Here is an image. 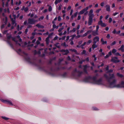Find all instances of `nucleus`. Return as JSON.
<instances>
[{
	"instance_id": "1",
	"label": "nucleus",
	"mask_w": 124,
	"mask_h": 124,
	"mask_svg": "<svg viewBox=\"0 0 124 124\" xmlns=\"http://www.w3.org/2000/svg\"><path fill=\"white\" fill-rule=\"evenodd\" d=\"M104 77L107 79L108 82L109 83V86L110 87H116L117 88L124 87V81H122L121 84H118L117 85H116L115 84L116 80L115 79H113L112 82H110V79L115 78L114 74H111L110 78H109L106 74H105L104 75Z\"/></svg>"
},
{
	"instance_id": "2",
	"label": "nucleus",
	"mask_w": 124,
	"mask_h": 124,
	"mask_svg": "<svg viewBox=\"0 0 124 124\" xmlns=\"http://www.w3.org/2000/svg\"><path fill=\"white\" fill-rule=\"evenodd\" d=\"M89 78L93 81L92 83L93 84L98 85H101L102 83L101 79H100L98 80H96V77H94L92 78L89 77Z\"/></svg>"
},
{
	"instance_id": "3",
	"label": "nucleus",
	"mask_w": 124,
	"mask_h": 124,
	"mask_svg": "<svg viewBox=\"0 0 124 124\" xmlns=\"http://www.w3.org/2000/svg\"><path fill=\"white\" fill-rule=\"evenodd\" d=\"M28 23L31 24H35V23L38 22L37 20L34 19L33 18H29L28 20Z\"/></svg>"
},
{
	"instance_id": "4",
	"label": "nucleus",
	"mask_w": 124,
	"mask_h": 124,
	"mask_svg": "<svg viewBox=\"0 0 124 124\" xmlns=\"http://www.w3.org/2000/svg\"><path fill=\"white\" fill-rule=\"evenodd\" d=\"M77 73L78 74V76H80L81 74L83 73V72L82 71H77L76 69H75V70H73L72 72V74L73 75H75L76 73Z\"/></svg>"
},
{
	"instance_id": "5",
	"label": "nucleus",
	"mask_w": 124,
	"mask_h": 124,
	"mask_svg": "<svg viewBox=\"0 0 124 124\" xmlns=\"http://www.w3.org/2000/svg\"><path fill=\"white\" fill-rule=\"evenodd\" d=\"M1 18L4 22V23H6L7 21V17L5 16L4 13H3L2 14V16H1Z\"/></svg>"
},
{
	"instance_id": "6",
	"label": "nucleus",
	"mask_w": 124,
	"mask_h": 124,
	"mask_svg": "<svg viewBox=\"0 0 124 124\" xmlns=\"http://www.w3.org/2000/svg\"><path fill=\"white\" fill-rule=\"evenodd\" d=\"M111 61L115 63L118 62H120V60L118 59L117 57H112Z\"/></svg>"
},
{
	"instance_id": "7",
	"label": "nucleus",
	"mask_w": 124,
	"mask_h": 124,
	"mask_svg": "<svg viewBox=\"0 0 124 124\" xmlns=\"http://www.w3.org/2000/svg\"><path fill=\"white\" fill-rule=\"evenodd\" d=\"M12 36L11 35H10L9 36H7V39L8 40L7 41L8 43L10 45V46L12 47L13 48V45L12 44H11L10 42L8 40L9 39H10L11 38Z\"/></svg>"
},
{
	"instance_id": "8",
	"label": "nucleus",
	"mask_w": 124,
	"mask_h": 124,
	"mask_svg": "<svg viewBox=\"0 0 124 124\" xmlns=\"http://www.w3.org/2000/svg\"><path fill=\"white\" fill-rule=\"evenodd\" d=\"M98 24L100 25L102 27H105L107 26V24L104 23H103L102 20H100L98 22Z\"/></svg>"
},
{
	"instance_id": "9",
	"label": "nucleus",
	"mask_w": 124,
	"mask_h": 124,
	"mask_svg": "<svg viewBox=\"0 0 124 124\" xmlns=\"http://www.w3.org/2000/svg\"><path fill=\"white\" fill-rule=\"evenodd\" d=\"M105 7L107 11L110 12V6L108 4H107L105 5Z\"/></svg>"
},
{
	"instance_id": "10",
	"label": "nucleus",
	"mask_w": 124,
	"mask_h": 124,
	"mask_svg": "<svg viewBox=\"0 0 124 124\" xmlns=\"http://www.w3.org/2000/svg\"><path fill=\"white\" fill-rule=\"evenodd\" d=\"M60 52H63V54L64 55H66L69 53V51L68 50L62 49L60 51Z\"/></svg>"
},
{
	"instance_id": "11",
	"label": "nucleus",
	"mask_w": 124,
	"mask_h": 124,
	"mask_svg": "<svg viewBox=\"0 0 124 124\" xmlns=\"http://www.w3.org/2000/svg\"><path fill=\"white\" fill-rule=\"evenodd\" d=\"M94 41L93 43H96L97 42L99 41V38L98 36H96L93 39Z\"/></svg>"
},
{
	"instance_id": "12",
	"label": "nucleus",
	"mask_w": 124,
	"mask_h": 124,
	"mask_svg": "<svg viewBox=\"0 0 124 124\" xmlns=\"http://www.w3.org/2000/svg\"><path fill=\"white\" fill-rule=\"evenodd\" d=\"M53 34V33H51V34L49 35H48V37L46 38V44H47V45H48L49 43V38Z\"/></svg>"
},
{
	"instance_id": "13",
	"label": "nucleus",
	"mask_w": 124,
	"mask_h": 124,
	"mask_svg": "<svg viewBox=\"0 0 124 124\" xmlns=\"http://www.w3.org/2000/svg\"><path fill=\"white\" fill-rule=\"evenodd\" d=\"M87 10L85 8L81 10L78 13L79 15L83 14L85 11Z\"/></svg>"
},
{
	"instance_id": "14",
	"label": "nucleus",
	"mask_w": 124,
	"mask_h": 124,
	"mask_svg": "<svg viewBox=\"0 0 124 124\" xmlns=\"http://www.w3.org/2000/svg\"><path fill=\"white\" fill-rule=\"evenodd\" d=\"M98 31H96L94 30L92 31V34L94 36H95L98 35Z\"/></svg>"
},
{
	"instance_id": "15",
	"label": "nucleus",
	"mask_w": 124,
	"mask_h": 124,
	"mask_svg": "<svg viewBox=\"0 0 124 124\" xmlns=\"http://www.w3.org/2000/svg\"><path fill=\"white\" fill-rule=\"evenodd\" d=\"M84 67V72L86 74H87L88 72L87 70V65H84L83 66Z\"/></svg>"
},
{
	"instance_id": "16",
	"label": "nucleus",
	"mask_w": 124,
	"mask_h": 124,
	"mask_svg": "<svg viewBox=\"0 0 124 124\" xmlns=\"http://www.w3.org/2000/svg\"><path fill=\"white\" fill-rule=\"evenodd\" d=\"M118 50H121L122 52H124V45H122L121 47Z\"/></svg>"
},
{
	"instance_id": "17",
	"label": "nucleus",
	"mask_w": 124,
	"mask_h": 124,
	"mask_svg": "<svg viewBox=\"0 0 124 124\" xmlns=\"http://www.w3.org/2000/svg\"><path fill=\"white\" fill-rule=\"evenodd\" d=\"M93 22V19H89L88 20V24L89 26L91 25Z\"/></svg>"
},
{
	"instance_id": "18",
	"label": "nucleus",
	"mask_w": 124,
	"mask_h": 124,
	"mask_svg": "<svg viewBox=\"0 0 124 124\" xmlns=\"http://www.w3.org/2000/svg\"><path fill=\"white\" fill-rule=\"evenodd\" d=\"M28 8L27 7L25 8L24 6H23L21 10H24V11L26 12L28 10Z\"/></svg>"
},
{
	"instance_id": "19",
	"label": "nucleus",
	"mask_w": 124,
	"mask_h": 124,
	"mask_svg": "<svg viewBox=\"0 0 124 124\" xmlns=\"http://www.w3.org/2000/svg\"><path fill=\"white\" fill-rule=\"evenodd\" d=\"M36 26L39 28H44V26H43L41 25L39 23L36 24Z\"/></svg>"
},
{
	"instance_id": "20",
	"label": "nucleus",
	"mask_w": 124,
	"mask_h": 124,
	"mask_svg": "<svg viewBox=\"0 0 124 124\" xmlns=\"http://www.w3.org/2000/svg\"><path fill=\"white\" fill-rule=\"evenodd\" d=\"M97 46H98L96 44V43H93V44L92 46V48L94 50L95 48H97Z\"/></svg>"
},
{
	"instance_id": "21",
	"label": "nucleus",
	"mask_w": 124,
	"mask_h": 124,
	"mask_svg": "<svg viewBox=\"0 0 124 124\" xmlns=\"http://www.w3.org/2000/svg\"><path fill=\"white\" fill-rule=\"evenodd\" d=\"M15 39H15V38H12V40L13 41H15V42H16V44H18L19 46H21V45L19 43H18L17 41H16L15 40Z\"/></svg>"
},
{
	"instance_id": "22",
	"label": "nucleus",
	"mask_w": 124,
	"mask_h": 124,
	"mask_svg": "<svg viewBox=\"0 0 124 124\" xmlns=\"http://www.w3.org/2000/svg\"><path fill=\"white\" fill-rule=\"evenodd\" d=\"M6 103L9 104L11 105H13L12 102L8 100H7V102H6Z\"/></svg>"
},
{
	"instance_id": "23",
	"label": "nucleus",
	"mask_w": 124,
	"mask_h": 124,
	"mask_svg": "<svg viewBox=\"0 0 124 124\" xmlns=\"http://www.w3.org/2000/svg\"><path fill=\"white\" fill-rule=\"evenodd\" d=\"M6 103L9 104L11 105H13L12 102L8 100H7V102H6Z\"/></svg>"
},
{
	"instance_id": "24",
	"label": "nucleus",
	"mask_w": 124,
	"mask_h": 124,
	"mask_svg": "<svg viewBox=\"0 0 124 124\" xmlns=\"http://www.w3.org/2000/svg\"><path fill=\"white\" fill-rule=\"evenodd\" d=\"M101 42H102V44L103 45L104 44H106L107 43V41H104L103 38H101Z\"/></svg>"
},
{
	"instance_id": "25",
	"label": "nucleus",
	"mask_w": 124,
	"mask_h": 124,
	"mask_svg": "<svg viewBox=\"0 0 124 124\" xmlns=\"http://www.w3.org/2000/svg\"><path fill=\"white\" fill-rule=\"evenodd\" d=\"M62 0H55L54 3L56 5L57 3L60 2Z\"/></svg>"
},
{
	"instance_id": "26",
	"label": "nucleus",
	"mask_w": 124,
	"mask_h": 124,
	"mask_svg": "<svg viewBox=\"0 0 124 124\" xmlns=\"http://www.w3.org/2000/svg\"><path fill=\"white\" fill-rule=\"evenodd\" d=\"M89 16V19H93V18L94 16L93 14H92L91 15H88Z\"/></svg>"
},
{
	"instance_id": "27",
	"label": "nucleus",
	"mask_w": 124,
	"mask_h": 124,
	"mask_svg": "<svg viewBox=\"0 0 124 124\" xmlns=\"http://www.w3.org/2000/svg\"><path fill=\"white\" fill-rule=\"evenodd\" d=\"M59 43H57L55 44L54 45L57 48H60V46L59 45Z\"/></svg>"
},
{
	"instance_id": "28",
	"label": "nucleus",
	"mask_w": 124,
	"mask_h": 124,
	"mask_svg": "<svg viewBox=\"0 0 124 124\" xmlns=\"http://www.w3.org/2000/svg\"><path fill=\"white\" fill-rule=\"evenodd\" d=\"M117 76L121 78H122L123 77V75L121 74H120L119 73H118L117 74Z\"/></svg>"
},
{
	"instance_id": "29",
	"label": "nucleus",
	"mask_w": 124,
	"mask_h": 124,
	"mask_svg": "<svg viewBox=\"0 0 124 124\" xmlns=\"http://www.w3.org/2000/svg\"><path fill=\"white\" fill-rule=\"evenodd\" d=\"M61 45L64 46L65 47H67L68 46V45L67 44H66L65 43V42L62 44Z\"/></svg>"
},
{
	"instance_id": "30",
	"label": "nucleus",
	"mask_w": 124,
	"mask_h": 124,
	"mask_svg": "<svg viewBox=\"0 0 124 124\" xmlns=\"http://www.w3.org/2000/svg\"><path fill=\"white\" fill-rule=\"evenodd\" d=\"M58 27V26H56L55 24H54V25H53V27L54 29L56 28V29H57Z\"/></svg>"
},
{
	"instance_id": "31",
	"label": "nucleus",
	"mask_w": 124,
	"mask_h": 124,
	"mask_svg": "<svg viewBox=\"0 0 124 124\" xmlns=\"http://www.w3.org/2000/svg\"><path fill=\"white\" fill-rule=\"evenodd\" d=\"M72 37V38L70 39V40H73L74 38L76 37V35L75 34H74L71 36Z\"/></svg>"
},
{
	"instance_id": "32",
	"label": "nucleus",
	"mask_w": 124,
	"mask_h": 124,
	"mask_svg": "<svg viewBox=\"0 0 124 124\" xmlns=\"http://www.w3.org/2000/svg\"><path fill=\"white\" fill-rule=\"evenodd\" d=\"M64 28V27L63 26L62 27V28H61L59 29V30H58V31L59 33L61 32L63 30Z\"/></svg>"
},
{
	"instance_id": "33",
	"label": "nucleus",
	"mask_w": 124,
	"mask_h": 124,
	"mask_svg": "<svg viewBox=\"0 0 124 124\" xmlns=\"http://www.w3.org/2000/svg\"><path fill=\"white\" fill-rule=\"evenodd\" d=\"M93 10L92 9H91L89 12V14L88 15H91L92 14H93Z\"/></svg>"
},
{
	"instance_id": "34",
	"label": "nucleus",
	"mask_w": 124,
	"mask_h": 124,
	"mask_svg": "<svg viewBox=\"0 0 124 124\" xmlns=\"http://www.w3.org/2000/svg\"><path fill=\"white\" fill-rule=\"evenodd\" d=\"M34 53L35 54H40V51L37 52L36 51V50H34Z\"/></svg>"
},
{
	"instance_id": "35",
	"label": "nucleus",
	"mask_w": 124,
	"mask_h": 124,
	"mask_svg": "<svg viewBox=\"0 0 124 124\" xmlns=\"http://www.w3.org/2000/svg\"><path fill=\"white\" fill-rule=\"evenodd\" d=\"M116 51L117 50L116 49H113L112 50V52L113 54H115Z\"/></svg>"
},
{
	"instance_id": "36",
	"label": "nucleus",
	"mask_w": 124,
	"mask_h": 124,
	"mask_svg": "<svg viewBox=\"0 0 124 124\" xmlns=\"http://www.w3.org/2000/svg\"><path fill=\"white\" fill-rule=\"evenodd\" d=\"M92 109L93 110H99L98 108L95 107H93L92 108Z\"/></svg>"
},
{
	"instance_id": "37",
	"label": "nucleus",
	"mask_w": 124,
	"mask_h": 124,
	"mask_svg": "<svg viewBox=\"0 0 124 124\" xmlns=\"http://www.w3.org/2000/svg\"><path fill=\"white\" fill-rule=\"evenodd\" d=\"M92 6V5H90L88 7H86L85 8L87 10L89 8H91Z\"/></svg>"
},
{
	"instance_id": "38",
	"label": "nucleus",
	"mask_w": 124,
	"mask_h": 124,
	"mask_svg": "<svg viewBox=\"0 0 124 124\" xmlns=\"http://www.w3.org/2000/svg\"><path fill=\"white\" fill-rule=\"evenodd\" d=\"M0 101H2V102L4 103H6V102H7V100H4L2 99H0Z\"/></svg>"
},
{
	"instance_id": "39",
	"label": "nucleus",
	"mask_w": 124,
	"mask_h": 124,
	"mask_svg": "<svg viewBox=\"0 0 124 124\" xmlns=\"http://www.w3.org/2000/svg\"><path fill=\"white\" fill-rule=\"evenodd\" d=\"M101 10V8H99L97 10H96L95 11V13H98Z\"/></svg>"
},
{
	"instance_id": "40",
	"label": "nucleus",
	"mask_w": 124,
	"mask_h": 124,
	"mask_svg": "<svg viewBox=\"0 0 124 124\" xmlns=\"http://www.w3.org/2000/svg\"><path fill=\"white\" fill-rule=\"evenodd\" d=\"M70 50L72 52H74L76 53H77V51L75 49H70Z\"/></svg>"
},
{
	"instance_id": "41",
	"label": "nucleus",
	"mask_w": 124,
	"mask_h": 124,
	"mask_svg": "<svg viewBox=\"0 0 124 124\" xmlns=\"http://www.w3.org/2000/svg\"><path fill=\"white\" fill-rule=\"evenodd\" d=\"M17 38H18V39H19V41L20 42H21L22 41V39L20 38V36L19 35H18L17 36Z\"/></svg>"
},
{
	"instance_id": "42",
	"label": "nucleus",
	"mask_w": 124,
	"mask_h": 124,
	"mask_svg": "<svg viewBox=\"0 0 124 124\" xmlns=\"http://www.w3.org/2000/svg\"><path fill=\"white\" fill-rule=\"evenodd\" d=\"M52 10V7L51 6H49L48 8V11H51Z\"/></svg>"
},
{
	"instance_id": "43",
	"label": "nucleus",
	"mask_w": 124,
	"mask_h": 124,
	"mask_svg": "<svg viewBox=\"0 0 124 124\" xmlns=\"http://www.w3.org/2000/svg\"><path fill=\"white\" fill-rule=\"evenodd\" d=\"M2 118L3 119L5 120H7L9 119V118H8L7 117H5L2 116Z\"/></svg>"
},
{
	"instance_id": "44",
	"label": "nucleus",
	"mask_w": 124,
	"mask_h": 124,
	"mask_svg": "<svg viewBox=\"0 0 124 124\" xmlns=\"http://www.w3.org/2000/svg\"><path fill=\"white\" fill-rule=\"evenodd\" d=\"M92 41L91 40H89L87 42H86V44L87 45H89L92 42Z\"/></svg>"
},
{
	"instance_id": "45",
	"label": "nucleus",
	"mask_w": 124,
	"mask_h": 124,
	"mask_svg": "<svg viewBox=\"0 0 124 124\" xmlns=\"http://www.w3.org/2000/svg\"><path fill=\"white\" fill-rule=\"evenodd\" d=\"M88 34L86 32L82 36V37H83L86 36Z\"/></svg>"
},
{
	"instance_id": "46",
	"label": "nucleus",
	"mask_w": 124,
	"mask_h": 124,
	"mask_svg": "<svg viewBox=\"0 0 124 124\" xmlns=\"http://www.w3.org/2000/svg\"><path fill=\"white\" fill-rule=\"evenodd\" d=\"M76 29L75 28H74L72 30H70V32H75V31H76Z\"/></svg>"
},
{
	"instance_id": "47",
	"label": "nucleus",
	"mask_w": 124,
	"mask_h": 124,
	"mask_svg": "<svg viewBox=\"0 0 124 124\" xmlns=\"http://www.w3.org/2000/svg\"><path fill=\"white\" fill-rule=\"evenodd\" d=\"M112 20V18L111 17H110L109 18L108 22L109 23H110Z\"/></svg>"
},
{
	"instance_id": "48",
	"label": "nucleus",
	"mask_w": 124,
	"mask_h": 124,
	"mask_svg": "<svg viewBox=\"0 0 124 124\" xmlns=\"http://www.w3.org/2000/svg\"><path fill=\"white\" fill-rule=\"evenodd\" d=\"M115 55L116 56H121V55L119 53L117 52L115 54Z\"/></svg>"
},
{
	"instance_id": "49",
	"label": "nucleus",
	"mask_w": 124,
	"mask_h": 124,
	"mask_svg": "<svg viewBox=\"0 0 124 124\" xmlns=\"http://www.w3.org/2000/svg\"><path fill=\"white\" fill-rule=\"evenodd\" d=\"M116 43V41H114L113 42H112L111 44V46H113L114 45H115Z\"/></svg>"
},
{
	"instance_id": "50",
	"label": "nucleus",
	"mask_w": 124,
	"mask_h": 124,
	"mask_svg": "<svg viewBox=\"0 0 124 124\" xmlns=\"http://www.w3.org/2000/svg\"><path fill=\"white\" fill-rule=\"evenodd\" d=\"M86 52V51L85 50H84L82 52H81V54H85Z\"/></svg>"
},
{
	"instance_id": "51",
	"label": "nucleus",
	"mask_w": 124,
	"mask_h": 124,
	"mask_svg": "<svg viewBox=\"0 0 124 124\" xmlns=\"http://www.w3.org/2000/svg\"><path fill=\"white\" fill-rule=\"evenodd\" d=\"M44 16H41L40 17V18H39V21H40L41 20H43L44 18Z\"/></svg>"
},
{
	"instance_id": "52",
	"label": "nucleus",
	"mask_w": 124,
	"mask_h": 124,
	"mask_svg": "<svg viewBox=\"0 0 124 124\" xmlns=\"http://www.w3.org/2000/svg\"><path fill=\"white\" fill-rule=\"evenodd\" d=\"M78 14V12H76L75 13H74V14H73V15L75 17L77 16Z\"/></svg>"
},
{
	"instance_id": "53",
	"label": "nucleus",
	"mask_w": 124,
	"mask_h": 124,
	"mask_svg": "<svg viewBox=\"0 0 124 124\" xmlns=\"http://www.w3.org/2000/svg\"><path fill=\"white\" fill-rule=\"evenodd\" d=\"M61 20V17L60 16H58V21H60Z\"/></svg>"
},
{
	"instance_id": "54",
	"label": "nucleus",
	"mask_w": 124,
	"mask_h": 124,
	"mask_svg": "<svg viewBox=\"0 0 124 124\" xmlns=\"http://www.w3.org/2000/svg\"><path fill=\"white\" fill-rule=\"evenodd\" d=\"M104 4L105 3L104 2H102L100 4L101 6L102 7H103Z\"/></svg>"
},
{
	"instance_id": "55",
	"label": "nucleus",
	"mask_w": 124,
	"mask_h": 124,
	"mask_svg": "<svg viewBox=\"0 0 124 124\" xmlns=\"http://www.w3.org/2000/svg\"><path fill=\"white\" fill-rule=\"evenodd\" d=\"M112 33L114 34L115 33H116V29H114V31H112Z\"/></svg>"
},
{
	"instance_id": "56",
	"label": "nucleus",
	"mask_w": 124,
	"mask_h": 124,
	"mask_svg": "<svg viewBox=\"0 0 124 124\" xmlns=\"http://www.w3.org/2000/svg\"><path fill=\"white\" fill-rule=\"evenodd\" d=\"M99 28V26L98 25H97L96 26V31H98V29Z\"/></svg>"
},
{
	"instance_id": "57",
	"label": "nucleus",
	"mask_w": 124,
	"mask_h": 124,
	"mask_svg": "<svg viewBox=\"0 0 124 124\" xmlns=\"http://www.w3.org/2000/svg\"><path fill=\"white\" fill-rule=\"evenodd\" d=\"M74 16H73V15H72L71 16L70 18V20L71 21L74 18H75Z\"/></svg>"
},
{
	"instance_id": "58",
	"label": "nucleus",
	"mask_w": 124,
	"mask_h": 124,
	"mask_svg": "<svg viewBox=\"0 0 124 124\" xmlns=\"http://www.w3.org/2000/svg\"><path fill=\"white\" fill-rule=\"evenodd\" d=\"M17 30L18 31L20 30V28L19 25H17Z\"/></svg>"
},
{
	"instance_id": "59",
	"label": "nucleus",
	"mask_w": 124,
	"mask_h": 124,
	"mask_svg": "<svg viewBox=\"0 0 124 124\" xmlns=\"http://www.w3.org/2000/svg\"><path fill=\"white\" fill-rule=\"evenodd\" d=\"M81 18V16L80 15H78V16L77 18V20H79Z\"/></svg>"
},
{
	"instance_id": "60",
	"label": "nucleus",
	"mask_w": 124,
	"mask_h": 124,
	"mask_svg": "<svg viewBox=\"0 0 124 124\" xmlns=\"http://www.w3.org/2000/svg\"><path fill=\"white\" fill-rule=\"evenodd\" d=\"M88 38L89 39H90L92 38V35L91 34L89 35L88 36Z\"/></svg>"
},
{
	"instance_id": "61",
	"label": "nucleus",
	"mask_w": 124,
	"mask_h": 124,
	"mask_svg": "<svg viewBox=\"0 0 124 124\" xmlns=\"http://www.w3.org/2000/svg\"><path fill=\"white\" fill-rule=\"evenodd\" d=\"M83 41L82 40H81L78 43V44L79 45H81Z\"/></svg>"
},
{
	"instance_id": "62",
	"label": "nucleus",
	"mask_w": 124,
	"mask_h": 124,
	"mask_svg": "<svg viewBox=\"0 0 124 124\" xmlns=\"http://www.w3.org/2000/svg\"><path fill=\"white\" fill-rule=\"evenodd\" d=\"M92 30H89V31H87L86 32L88 34L90 33L91 32H92Z\"/></svg>"
},
{
	"instance_id": "63",
	"label": "nucleus",
	"mask_w": 124,
	"mask_h": 124,
	"mask_svg": "<svg viewBox=\"0 0 124 124\" xmlns=\"http://www.w3.org/2000/svg\"><path fill=\"white\" fill-rule=\"evenodd\" d=\"M110 37V35L109 34H108L106 36V38H107L109 39V38Z\"/></svg>"
},
{
	"instance_id": "64",
	"label": "nucleus",
	"mask_w": 124,
	"mask_h": 124,
	"mask_svg": "<svg viewBox=\"0 0 124 124\" xmlns=\"http://www.w3.org/2000/svg\"><path fill=\"white\" fill-rule=\"evenodd\" d=\"M71 8V6H69L68 7V8H67V10H70V9Z\"/></svg>"
}]
</instances>
